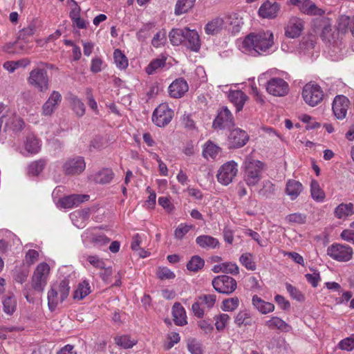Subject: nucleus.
<instances>
[{
	"label": "nucleus",
	"mask_w": 354,
	"mask_h": 354,
	"mask_svg": "<svg viewBox=\"0 0 354 354\" xmlns=\"http://www.w3.org/2000/svg\"><path fill=\"white\" fill-rule=\"evenodd\" d=\"M274 44L273 34L271 31H263L248 35L242 41L243 52L252 56L270 53Z\"/></svg>",
	"instance_id": "nucleus-1"
},
{
	"label": "nucleus",
	"mask_w": 354,
	"mask_h": 354,
	"mask_svg": "<svg viewBox=\"0 0 354 354\" xmlns=\"http://www.w3.org/2000/svg\"><path fill=\"white\" fill-rule=\"evenodd\" d=\"M70 287L67 280H62L59 283H54L48 291V306L50 311L56 309L68 296Z\"/></svg>",
	"instance_id": "nucleus-2"
},
{
	"label": "nucleus",
	"mask_w": 354,
	"mask_h": 354,
	"mask_svg": "<svg viewBox=\"0 0 354 354\" xmlns=\"http://www.w3.org/2000/svg\"><path fill=\"white\" fill-rule=\"evenodd\" d=\"M263 163L257 160L247 159L244 162L243 180L248 186H254L261 179Z\"/></svg>",
	"instance_id": "nucleus-3"
},
{
	"label": "nucleus",
	"mask_w": 354,
	"mask_h": 354,
	"mask_svg": "<svg viewBox=\"0 0 354 354\" xmlns=\"http://www.w3.org/2000/svg\"><path fill=\"white\" fill-rule=\"evenodd\" d=\"M50 266L46 263H40L34 270L31 278V286L38 292H42L48 283Z\"/></svg>",
	"instance_id": "nucleus-4"
},
{
	"label": "nucleus",
	"mask_w": 354,
	"mask_h": 354,
	"mask_svg": "<svg viewBox=\"0 0 354 354\" xmlns=\"http://www.w3.org/2000/svg\"><path fill=\"white\" fill-rule=\"evenodd\" d=\"M324 96L322 89L316 84L308 83L303 88L302 97L310 106L319 104L323 100Z\"/></svg>",
	"instance_id": "nucleus-5"
},
{
	"label": "nucleus",
	"mask_w": 354,
	"mask_h": 354,
	"mask_svg": "<svg viewBox=\"0 0 354 354\" xmlns=\"http://www.w3.org/2000/svg\"><path fill=\"white\" fill-rule=\"evenodd\" d=\"M28 83L41 92H45L49 88V80L47 71L41 68L31 71L28 79Z\"/></svg>",
	"instance_id": "nucleus-6"
},
{
	"label": "nucleus",
	"mask_w": 354,
	"mask_h": 354,
	"mask_svg": "<svg viewBox=\"0 0 354 354\" xmlns=\"http://www.w3.org/2000/svg\"><path fill=\"white\" fill-rule=\"evenodd\" d=\"M216 301L214 294H203L198 296L192 304V309L195 316L202 318L204 316V308L210 309L214 307Z\"/></svg>",
	"instance_id": "nucleus-7"
},
{
	"label": "nucleus",
	"mask_w": 354,
	"mask_h": 354,
	"mask_svg": "<svg viewBox=\"0 0 354 354\" xmlns=\"http://www.w3.org/2000/svg\"><path fill=\"white\" fill-rule=\"evenodd\" d=\"M238 173V165L234 160L224 163L218 170L216 175L218 183L223 185L231 183Z\"/></svg>",
	"instance_id": "nucleus-8"
},
{
	"label": "nucleus",
	"mask_w": 354,
	"mask_h": 354,
	"mask_svg": "<svg viewBox=\"0 0 354 354\" xmlns=\"http://www.w3.org/2000/svg\"><path fill=\"white\" fill-rule=\"evenodd\" d=\"M212 284L216 291L225 295L232 293L237 286L236 280L227 275L215 277Z\"/></svg>",
	"instance_id": "nucleus-9"
},
{
	"label": "nucleus",
	"mask_w": 354,
	"mask_h": 354,
	"mask_svg": "<svg viewBox=\"0 0 354 354\" xmlns=\"http://www.w3.org/2000/svg\"><path fill=\"white\" fill-rule=\"evenodd\" d=\"M173 113L167 104H160L153 113L152 121L156 126L164 127L171 122Z\"/></svg>",
	"instance_id": "nucleus-10"
},
{
	"label": "nucleus",
	"mask_w": 354,
	"mask_h": 354,
	"mask_svg": "<svg viewBox=\"0 0 354 354\" xmlns=\"http://www.w3.org/2000/svg\"><path fill=\"white\" fill-rule=\"evenodd\" d=\"M327 254L336 261H348L352 257L353 250L348 245L335 243L328 248Z\"/></svg>",
	"instance_id": "nucleus-11"
},
{
	"label": "nucleus",
	"mask_w": 354,
	"mask_h": 354,
	"mask_svg": "<svg viewBox=\"0 0 354 354\" xmlns=\"http://www.w3.org/2000/svg\"><path fill=\"white\" fill-rule=\"evenodd\" d=\"M234 125V120L232 113L227 106H223L218 111L216 118L213 122L214 129H223L231 128Z\"/></svg>",
	"instance_id": "nucleus-12"
},
{
	"label": "nucleus",
	"mask_w": 354,
	"mask_h": 354,
	"mask_svg": "<svg viewBox=\"0 0 354 354\" xmlns=\"http://www.w3.org/2000/svg\"><path fill=\"white\" fill-rule=\"evenodd\" d=\"M85 167V161L80 156L68 158L62 166L64 174L71 176L81 174L84 171Z\"/></svg>",
	"instance_id": "nucleus-13"
},
{
	"label": "nucleus",
	"mask_w": 354,
	"mask_h": 354,
	"mask_svg": "<svg viewBox=\"0 0 354 354\" xmlns=\"http://www.w3.org/2000/svg\"><path fill=\"white\" fill-rule=\"evenodd\" d=\"M268 92L274 96H284L288 93V83L281 78L273 77L267 83Z\"/></svg>",
	"instance_id": "nucleus-14"
},
{
	"label": "nucleus",
	"mask_w": 354,
	"mask_h": 354,
	"mask_svg": "<svg viewBox=\"0 0 354 354\" xmlns=\"http://www.w3.org/2000/svg\"><path fill=\"white\" fill-rule=\"evenodd\" d=\"M281 10V5L274 0H267L259 8V15L264 19L276 18Z\"/></svg>",
	"instance_id": "nucleus-15"
},
{
	"label": "nucleus",
	"mask_w": 354,
	"mask_h": 354,
	"mask_svg": "<svg viewBox=\"0 0 354 354\" xmlns=\"http://www.w3.org/2000/svg\"><path fill=\"white\" fill-rule=\"evenodd\" d=\"M350 105L349 100L344 95H337L333 102V111L335 118L343 120L346 118Z\"/></svg>",
	"instance_id": "nucleus-16"
},
{
	"label": "nucleus",
	"mask_w": 354,
	"mask_h": 354,
	"mask_svg": "<svg viewBox=\"0 0 354 354\" xmlns=\"http://www.w3.org/2000/svg\"><path fill=\"white\" fill-rule=\"evenodd\" d=\"M247 133L239 128L232 130L228 136L230 148H240L248 141Z\"/></svg>",
	"instance_id": "nucleus-17"
},
{
	"label": "nucleus",
	"mask_w": 354,
	"mask_h": 354,
	"mask_svg": "<svg viewBox=\"0 0 354 354\" xmlns=\"http://www.w3.org/2000/svg\"><path fill=\"white\" fill-rule=\"evenodd\" d=\"M62 100V95L58 91H53L42 106V115L45 116L51 115L57 109Z\"/></svg>",
	"instance_id": "nucleus-18"
},
{
	"label": "nucleus",
	"mask_w": 354,
	"mask_h": 354,
	"mask_svg": "<svg viewBox=\"0 0 354 354\" xmlns=\"http://www.w3.org/2000/svg\"><path fill=\"white\" fill-rule=\"evenodd\" d=\"M303 28V21L298 17H292L285 27V35L289 38H297L301 35Z\"/></svg>",
	"instance_id": "nucleus-19"
},
{
	"label": "nucleus",
	"mask_w": 354,
	"mask_h": 354,
	"mask_svg": "<svg viewBox=\"0 0 354 354\" xmlns=\"http://www.w3.org/2000/svg\"><path fill=\"white\" fill-rule=\"evenodd\" d=\"M189 89V86L186 80L183 78L175 80L168 88L169 96L173 98L182 97Z\"/></svg>",
	"instance_id": "nucleus-20"
},
{
	"label": "nucleus",
	"mask_w": 354,
	"mask_h": 354,
	"mask_svg": "<svg viewBox=\"0 0 354 354\" xmlns=\"http://www.w3.org/2000/svg\"><path fill=\"white\" fill-rule=\"evenodd\" d=\"M5 122V130H11L15 132L21 131L24 126V121L12 112H7L2 116Z\"/></svg>",
	"instance_id": "nucleus-21"
},
{
	"label": "nucleus",
	"mask_w": 354,
	"mask_h": 354,
	"mask_svg": "<svg viewBox=\"0 0 354 354\" xmlns=\"http://www.w3.org/2000/svg\"><path fill=\"white\" fill-rule=\"evenodd\" d=\"M88 198L89 196L86 194H72L60 198L59 205L63 208H73L87 201Z\"/></svg>",
	"instance_id": "nucleus-22"
},
{
	"label": "nucleus",
	"mask_w": 354,
	"mask_h": 354,
	"mask_svg": "<svg viewBox=\"0 0 354 354\" xmlns=\"http://www.w3.org/2000/svg\"><path fill=\"white\" fill-rule=\"evenodd\" d=\"M185 44L191 50L198 52L201 48V40L199 35L195 30H190L185 28Z\"/></svg>",
	"instance_id": "nucleus-23"
},
{
	"label": "nucleus",
	"mask_w": 354,
	"mask_h": 354,
	"mask_svg": "<svg viewBox=\"0 0 354 354\" xmlns=\"http://www.w3.org/2000/svg\"><path fill=\"white\" fill-rule=\"evenodd\" d=\"M290 4L295 6L298 9L306 15H316L319 9L310 0H290Z\"/></svg>",
	"instance_id": "nucleus-24"
},
{
	"label": "nucleus",
	"mask_w": 354,
	"mask_h": 354,
	"mask_svg": "<svg viewBox=\"0 0 354 354\" xmlns=\"http://www.w3.org/2000/svg\"><path fill=\"white\" fill-rule=\"evenodd\" d=\"M252 303L254 308L263 315L273 312L274 310L273 304L263 300L257 295L252 297Z\"/></svg>",
	"instance_id": "nucleus-25"
},
{
	"label": "nucleus",
	"mask_w": 354,
	"mask_h": 354,
	"mask_svg": "<svg viewBox=\"0 0 354 354\" xmlns=\"http://www.w3.org/2000/svg\"><path fill=\"white\" fill-rule=\"evenodd\" d=\"M302 184L295 180H288L286 185V193L291 200L296 199L303 192Z\"/></svg>",
	"instance_id": "nucleus-26"
},
{
	"label": "nucleus",
	"mask_w": 354,
	"mask_h": 354,
	"mask_svg": "<svg viewBox=\"0 0 354 354\" xmlns=\"http://www.w3.org/2000/svg\"><path fill=\"white\" fill-rule=\"evenodd\" d=\"M229 99L236 106V111L239 112L243 109V107L248 97L242 91L235 90L232 91L230 93Z\"/></svg>",
	"instance_id": "nucleus-27"
},
{
	"label": "nucleus",
	"mask_w": 354,
	"mask_h": 354,
	"mask_svg": "<svg viewBox=\"0 0 354 354\" xmlns=\"http://www.w3.org/2000/svg\"><path fill=\"white\" fill-rule=\"evenodd\" d=\"M89 215V209H84L71 213L70 217L75 225L79 228H82L85 225V222L88 219Z\"/></svg>",
	"instance_id": "nucleus-28"
},
{
	"label": "nucleus",
	"mask_w": 354,
	"mask_h": 354,
	"mask_svg": "<svg viewBox=\"0 0 354 354\" xmlns=\"http://www.w3.org/2000/svg\"><path fill=\"white\" fill-rule=\"evenodd\" d=\"M174 321L178 326L187 324V316L185 308L179 303H175L172 307Z\"/></svg>",
	"instance_id": "nucleus-29"
},
{
	"label": "nucleus",
	"mask_w": 354,
	"mask_h": 354,
	"mask_svg": "<svg viewBox=\"0 0 354 354\" xmlns=\"http://www.w3.org/2000/svg\"><path fill=\"white\" fill-rule=\"evenodd\" d=\"M224 20L221 17H216L209 21L205 26L207 35H214L220 32L224 28Z\"/></svg>",
	"instance_id": "nucleus-30"
},
{
	"label": "nucleus",
	"mask_w": 354,
	"mask_h": 354,
	"mask_svg": "<svg viewBox=\"0 0 354 354\" xmlns=\"http://www.w3.org/2000/svg\"><path fill=\"white\" fill-rule=\"evenodd\" d=\"M196 243L205 250L214 249L219 246L217 239L209 235H201L196 239Z\"/></svg>",
	"instance_id": "nucleus-31"
},
{
	"label": "nucleus",
	"mask_w": 354,
	"mask_h": 354,
	"mask_svg": "<svg viewBox=\"0 0 354 354\" xmlns=\"http://www.w3.org/2000/svg\"><path fill=\"white\" fill-rule=\"evenodd\" d=\"M114 177V173L111 169L104 168L96 172L93 176V180L99 184L109 183Z\"/></svg>",
	"instance_id": "nucleus-32"
},
{
	"label": "nucleus",
	"mask_w": 354,
	"mask_h": 354,
	"mask_svg": "<svg viewBox=\"0 0 354 354\" xmlns=\"http://www.w3.org/2000/svg\"><path fill=\"white\" fill-rule=\"evenodd\" d=\"M37 29V22L31 21L26 27L19 31L17 38L24 40V43H30V38L33 36Z\"/></svg>",
	"instance_id": "nucleus-33"
},
{
	"label": "nucleus",
	"mask_w": 354,
	"mask_h": 354,
	"mask_svg": "<svg viewBox=\"0 0 354 354\" xmlns=\"http://www.w3.org/2000/svg\"><path fill=\"white\" fill-rule=\"evenodd\" d=\"M334 214L337 218H343L354 214V205L353 203H341L335 207Z\"/></svg>",
	"instance_id": "nucleus-34"
},
{
	"label": "nucleus",
	"mask_w": 354,
	"mask_h": 354,
	"mask_svg": "<svg viewBox=\"0 0 354 354\" xmlns=\"http://www.w3.org/2000/svg\"><path fill=\"white\" fill-rule=\"evenodd\" d=\"M266 326L270 329H279L281 331L288 332L291 326L278 317H272L266 322Z\"/></svg>",
	"instance_id": "nucleus-35"
},
{
	"label": "nucleus",
	"mask_w": 354,
	"mask_h": 354,
	"mask_svg": "<svg viewBox=\"0 0 354 354\" xmlns=\"http://www.w3.org/2000/svg\"><path fill=\"white\" fill-rule=\"evenodd\" d=\"M221 149L211 140L207 141L203 147V155L205 158L215 159L221 152Z\"/></svg>",
	"instance_id": "nucleus-36"
},
{
	"label": "nucleus",
	"mask_w": 354,
	"mask_h": 354,
	"mask_svg": "<svg viewBox=\"0 0 354 354\" xmlns=\"http://www.w3.org/2000/svg\"><path fill=\"white\" fill-rule=\"evenodd\" d=\"M25 149L30 153H37L41 149L39 140L34 135L28 136L25 141Z\"/></svg>",
	"instance_id": "nucleus-37"
},
{
	"label": "nucleus",
	"mask_w": 354,
	"mask_h": 354,
	"mask_svg": "<svg viewBox=\"0 0 354 354\" xmlns=\"http://www.w3.org/2000/svg\"><path fill=\"white\" fill-rule=\"evenodd\" d=\"M71 106L75 115L80 118L85 113V106L82 101L75 95H71L68 98Z\"/></svg>",
	"instance_id": "nucleus-38"
},
{
	"label": "nucleus",
	"mask_w": 354,
	"mask_h": 354,
	"mask_svg": "<svg viewBox=\"0 0 354 354\" xmlns=\"http://www.w3.org/2000/svg\"><path fill=\"white\" fill-rule=\"evenodd\" d=\"M91 292V286L88 281H84L80 283L74 291L73 299L82 300Z\"/></svg>",
	"instance_id": "nucleus-39"
},
{
	"label": "nucleus",
	"mask_w": 354,
	"mask_h": 354,
	"mask_svg": "<svg viewBox=\"0 0 354 354\" xmlns=\"http://www.w3.org/2000/svg\"><path fill=\"white\" fill-rule=\"evenodd\" d=\"M185 28L172 29L169 34L171 43L174 46H178L184 42L185 39Z\"/></svg>",
	"instance_id": "nucleus-40"
},
{
	"label": "nucleus",
	"mask_w": 354,
	"mask_h": 354,
	"mask_svg": "<svg viewBox=\"0 0 354 354\" xmlns=\"http://www.w3.org/2000/svg\"><path fill=\"white\" fill-rule=\"evenodd\" d=\"M310 194L313 199L317 202H322L325 198V193L319 183L313 180L310 183Z\"/></svg>",
	"instance_id": "nucleus-41"
},
{
	"label": "nucleus",
	"mask_w": 354,
	"mask_h": 354,
	"mask_svg": "<svg viewBox=\"0 0 354 354\" xmlns=\"http://www.w3.org/2000/svg\"><path fill=\"white\" fill-rule=\"evenodd\" d=\"M115 342L118 346L124 349H128L135 346L138 341L134 338H131L129 335H124L115 337Z\"/></svg>",
	"instance_id": "nucleus-42"
},
{
	"label": "nucleus",
	"mask_w": 354,
	"mask_h": 354,
	"mask_svg": "<svg viewBox=\"0 0 354 354\" xmlns=\"http://www.w3.org/2000/svg\"><path fill=\"white\" fill-rule=\"evenodd\" d=\"M196 0H178L175 6V14L180 15L188 12L194 5Z\"/></svg>",
	"instance_id": "nucleus-43"
},
{
	"label": "nucleus",
	"mask_w": 354,
	"mask_h": 354,
	"mask_svg": "<svg viewBox=\"0 0 354 354\" xmlns=\"http://www.w3.org/2000/svg\"><path fill=\"white\" fill-rule=\"evenodd\" d=\"M46 162L45 160L40 159L32 162L28 167V174L30 176H37L44 169Z\"/></svg>",
	"instance_id": "nucleus-44"
},
{
	"label": "nucleus",
	"mask_w": 354,
	"mask_h": 354,
	"mask_svg": "<svg viewBox=\"0 0 354 354\" xmlns=\"http://www.w3.org/2000/svg\"><path fill=\"white\" fill-rule=\"evenodd\" d=\"M166 64V58H158L152 60L145 68L148 75H152L158 71V69L163 68Z\"/></svg>",
	"instance_id": "nucleus-45"
},
{
	"label": "nucleus",
	"mask_w": 354,
	"mask_h": 354,
	"mask_svg": "<svg viewBox=\"0 0 354 354\" xmlns=\"http://www.w3.org/2000/svg\"><path fill=\"white\" fill-rule=\"evenodd\" d=\"M3 311L7 315H12L16 310L17 301L13 296H7L2 300Z\"/></svg>",
	"instance_id": "nucleus-46"
},
{
	"label": "nucleus",
	"mask_w": 354,
	"mask_h": 354,
	"mask_svg": "<svg viewBox=\"0 0 354 354\" xmlns=\"http://www.w3.org/2000/svg\"><path fill=\"white\" fill-rule=\"evenodd\" d=\"M239 261L247 270L252 271L256 270V263L252 254L250 252L243 253L240 257Z\"/></svg>",
	"instance_id": "nucleus-47"
},
{
	"label": "nucleus",
	"mask_w": 354,
	"mask_h": 354,
	"mask_svg": "<svg viewBox=\"0 0 354 354\" xmlns=\"http://www.w3.org/2000/svg\"><path fill=\"white\" fill-rule=\"evenodd\" d=\"M86 261L90 263V265L93 266L94 268L97 269H104L105 272L107 273L108 275H110L111 274V270L109 268H105L104 261L98 256L88 255L86 257Z\"/></svg>",
	"instance_id": "nucleus-48"
},
{
	"label": "nucleus",
	"mask_w": 354,
	"mask_h": 354,
	"mask_svg": "<svg viewBox=\"0 0 354 354\" xmlns=\"http://www.w3.org/2000/svg\"><path fill=\"white\" fill-rule=\"evenodd\" d=\"M113 58L115 64L118 68L125 69L128 66V59L120 50L116 49L114 50Z\"/></svg>",
	"instance_id": "nucleus-49"
},
{
	"label": "nucleus",
	"mask_w": 354,
	"mask_h": 354,
	"mask_svg": "<svg viewBox=\"0 0 354 354\" xmlns=\"http://www.w3.org/2000/svg\"><path fill=\"white\" fill-rule=\"evenodd\" d=\"M204 260L198 255L194 256L191 258L187 264V268L193 272H197L202 269L204 266Z\"/></svg>",
	"instance_id": "nucleus-50"
},
{
	"label": "nucleus",
	"mask_w": 354,
	"mask_h": 354,
	"mask_svg": "<svg viewBox=\"0 0 354 354\" xmlns=\"http://www.w3.org/2000/svg\"><path fill=\"white\" fill-rule=\"evenodd\" d=\"M234 322L239 326L241 325H251L252 319L250 313L247 311H240L236 315Z\"/></svg>",
	"instance_id": "nucleus-51"
},
{
	"label": "nucleus",
	"mask_w": 354,
	"mask_h": 354,
	"mask_svg": "<svg viewBox=\"0 0 354 354\" xmlns=\"http://www.w3.org/2000/svg\"><path fill=\"white\" fill-rule=\"evenodd\" d=\"M88 238L90 242L97 247L105 245L110 242V239L104 234H91Z\"/></svg>",
	"instance_id": "nucleus-52"
},
{
	"label": "nucleus",
	"mask_w": 354,
	"mask_h": 354,
	"mask_svg": "<svg viewBox=\"0 0 354 354\" xmlns=\"http://www.w3.org/2000/svg\"><path fill=\"white\" fill-rule=\"evenodd\" d=\"M275 192V185L270 180H266L263 183V187L259 190V194L263 197H270Z\"/></svg>",
	"instance_id": "nucleus-53"
},
{
	"label": "nucleus",
	"mask_w": 354,
	"mask_h": 354,
	"mask_svg": "<svg viewBox=\"0 0 354 354\" xmlns=\"http://www.w3.org/2000/svg\"><path fill=\"white\" fill-rule=\"evenodd\" d=\"M166 40V31L165 30H160L153 36L151 44L155 48H159L165 44Z\"/></svg>",
	"instance_id": "nucleus-54"
},
{
	"label": "nucleus",
	"mask_w": 354,
	"mask_h": 354,
	"mask_svg": "<svg viewBox=\"0 0 354 354\" xmlns=\"http://www.w3.org/2000/svg\"><path fill=\"white\" fill-rule=\"evenodd\" d=\"M192 225H187L185 223H180L174 231V236L176 239L181 240L185 235L193 229Z\"/></svg>",
	"instance_id": "nucleus-55"
},
{
	"label": "nucleus",
	"mask_w": 354,
	"mask_h": 354,
	"mask_svg": "<svg viewBox=\"0 0 354 354\" xmlns=\"http://www.w3.org/2000/svg\"><path fill=\"white\" fill-rule=\"evenodd\" d=\"M286 288L288 292L290 294L292 299L298 301H303L304 300L305 297L304 295L296 287L288 283H286Z\"/></svg>",
	"instance_id": "nucleus-56"
},
{
	"label": "nucleus",
	"mask_w": 354,
	"mask_h": 354,
	"mask_svg": "<svg viewBox=\"0 0 354 354\" xmlns=\"http://www.w3.org/2000/svg\"><path fill=\"white\" fill-rule=\"evenodd\" d=\"M339 347L342 350L353 351L354 349V334L341 340L339 343Z\"/></svg>",
	"instance_id": "nucleus-57"
},
{
	"label": "nucleus",
	"mask_w": 354,
	"mask_h": 354,
	"mask_svg": "<svg viewBox=\"0 0 354 354\" xmlns=\"http://www.w3.org/2000/svg\"><path fill=\"white\" fill-rule=\"evenodd\" d=\"M239 300L238 297L226 299L223 301V309L225 311H233L238 308Z\"/></svg>",
	"instance_id": "nucleus-58"
},
{
	"label": "nucleus",
	"mask_w": 354,
	"mask_h": 354,
	"mask_svg": "<svg viewBox=\"0 0 354 354\" xmlns=\"http://www.w3.org/2000/svg\"><path fill=\"white\" fill-rule=\"evenodd\" d=\"M230 320V316L227 314H221L215 319V326L218 330H223Z\"/></svg>",
	"instance_id": "nucleus-59"
},
{
	"label": "nucleus",
	"mask_w": 354,
	"mask_h": 354,
	"mask_svg": "<svg viewBox=\"0 0 354 354\" xmlns=\"http://www.w3.org/2000/svg\"><path fill=\"white\" fill-rule=\"evenodd\" d=\"M29 43H24V40L19 39L17 37L15 41V52L17 54L27 53L30 50L31 47L28 46Z\"/></svg>",
	"instance_id": "nucleus-60"
},
{
	"label": "nucleus",
	"mask_w": 354,
	"mask_h": 354,
	"mask_svg": "<svg viewBox=\"0 0 354 354\" xmlns=\"http://www.w3.org/2000/svg\"><path fill=\"white\" fill-rule=\"evenodd\" d=\"M223 268L224 273L231 274L233 275H236L239 273V266L234 263L224 262L223 263Z\"/></svg>",
	"instance_id": "nucleus-61"
},
{
	"label": "nucleus",
	"mask_w": 354,
	"mask_h": 354,
	"mask_svg": "<svg viewBox=\"0 0 354 354\" xmlns=\"http://www.w3.org/2000/svg\"><path fill=\"white\" fill-rule=\"evenodd\" d=\"M287 221L289 223H295L298 224L304 223L306 221V216L301 213H294L289 214L286 217Z\"/></svg>",
	"instance_id": "nucleus-62"
},
{
	"label": "nucleus",
	"mask_w": 354,
	"mask_h": 354,
	"mask_svg": "<svg viewBox=\"0 0 354 354\" xmlns=\"http://www.w3.org/2000/svg\"><path fill=\"white\" fill-rule=\"evenodd\" d=\"M187 348L192 354H203L201 344L194 339L189 341Z\"/></svg>",
	"instance_id": "nucleus-63"
},
{
	"label": "nucleus",
	"mask_w": 354,
	"mask_h": 354,
	"mask_svg": "<svg viewBox=\"0 0 354 354\" xmlns=\"http://www.w3.org/2000/svg\"><path fill=\"white\" fill-rule=\"evenodd\" d=\"M158 277L160 279H171L175 277V274L167 268H160L158 271Z\"/></svg>",
	"instance_id": "nucleus-64"
}]
</instances>
